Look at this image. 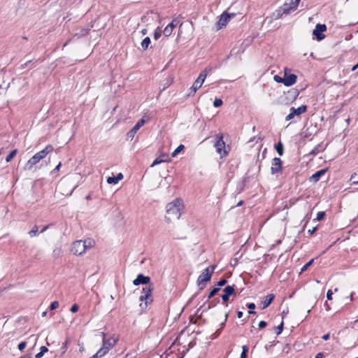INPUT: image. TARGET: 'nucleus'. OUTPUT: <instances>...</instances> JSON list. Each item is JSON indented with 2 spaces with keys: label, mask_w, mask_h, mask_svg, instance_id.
Segmentation results:
<instances>
[{
  "label": "nucleus",
  "mask_w": 358,
  "mask_h": 358,
  "mask_svg": "<svg viewBox=\"0 0 358 358\" xmlns=\"http://www.w3.org/2000/svg\"><path fill=\"white\" fill-rule=\"evenodd\" d=\"M165 219L167 222H171L180 218L183 203L180 199H176L166 205Z\"/></svg>",
  "instance_id": "f257e3e1"
},
{
  "label": "nucleus",
  "mask_w": 358,
  "mask_h": 358,
  "mask_svg": "<svg viewBox=\"0 0 358 358\" xmlns=\"http://www.w3.org/2000/svg\"><path fill=\"white\" fill-rule=\"evenodd\" d=\"M301 0H289V2H285L273 13V16L277 18H281L282 15H287L296 11Z\"/></svg>",
  "instance_id": "f03ea898"
},
{
  "label": "nucleus",
  "mask_w": 358,
  "mask_h": 358,
  "mask_svg": "<svg viewBox=\"0 0 358 358\" xmlns=\"http://www.w3.org/2000/svg\"><path fill=\"white\" fill-rule=\"evenodd\" d=\"M93 244L94 241L90 239L76 241L71 245V252L75 255H82L87 248H92Z\"/></svg>",
  "instance_id": "7ed1b4c3"
},
{
  "label": "nucleus",
  "mask_w": 358,
  "mask_h": 358,
  "mask_svg": "<svg viewBox=\"0 0 358 358\" xmlns=\"http://www.w3.org/2000/svg\"><path fill=\"white\" fill-rule=\"evenodd\" d=\"M117 341L115 338H110L108 339L103 338L102 347L97 352L92 356V358H100L106 355L108 351L115 345Z\"/></svg>",
  "instance_id": "20e7f679"
},
{
  "label": "nucleus",
  "mask_w": 358,
  "mask_h": 358,
  "mask_svg": "<svg viewBox=\"0 0 358 358\" xmlns=\"http://www.w3.org/2000/svg\"><path fill=\"white\" fill-rule=\"evenodd\" d=\"M210 69H208L206 68L201 72L199 77L194 82L192 86L189 89L188 96L194 95L197 90L201 87Z\"/></svg>",
  "instance_id": "39448f33"
},
{
  "label": "nucleus",
  "mask_w": 358,
  "mask_h": 358,
  "mask_svg": "<svg viewBox=\"0 0 358 358\" xmlns=\"http://www.w3.org/2000/svg\"><path fill=\"white\" fill-rule=\"evenodd\" d=\"M215 266L208 267L202 272L197 279V284L200 287V289L205 287V283L210 281L214 271Z\"/></svg>",
  "instance_id": "423d86ee"
},
{
  "label": "nucleus",
  "mask_w": 358,
  "mask_h": 358,
  "mask_svg": "<svg viewBox=\"0 0 358 358\" xmlns=\"http://www.w3.org/2000/svg\"><path fill=\"white\" fill-rule=\"evenodd\" d=\"M153 290L152 285L150 284L148 286L144 287L142 294L139 297L140 301H145V307L152 302V292Z\"/></svg>",
  "instance_id": "0eeeda50"
},
{
  "label": "nucleus",
  "mask_w": 358,
  "mask_h": 358,
  "mask_svg": "<svg viewBox=\"0 0 358 358\" xmlns=\"http://www.w3.org/2000/svg\"><path fill=\"white\" fill-rule=\"evenodd\" d=\"M306 109L307 107L305 105H302L297 108L292 107L289 110V113L286 116L285 120L287 121L291 120L294 117L295 115H300L301 114L305 113Z\"/></svg>",
  "instance_id": "6e6552de"
},
{
  "label": "nucleus",
  "mask_w": 358,
  "mask_h": 358,
  "mask_svg": "<svg viewBox=\"0 0 358 358\" xmlns=\"http://www.w3.org/2000/svg\"><path fill=\"white\" fill-rule=\"evenodd\" d=\"M215 147L216 148L217 152L220 154L221 157L225 156L227 155V152L225 150V143L223 141V137L222 136L219 137L218 140L215 144Z\"/></svg>",
  "instance_id": "1a4fd4ad"
},
{
  "label": "nucleus",
  "mask_w": 358,
  "mask_h": 358,
  "mask_svg": "<svg viewBox=\"0 0 358 358\" xmlns=\"http://www.w3.org/2000/svg\"><path fill=\"white\" fill-rule=\"evenodd\" d=\"M145 120H144V117L139 120L137 123L134 126V127L127 133V136L128 138H130L132 140L134 137L135 136L137 131L143 126L145 124Z\"/></svg>",
  "instance_id": "9d476101"
},
{
  "label": "nucleus",
  "mask_w": 358,
  "mask_h": 358,
  "mask_svg": "<svg viewBox=\"0 0 358 358\" xmlns=\"http://www.w3.org/2000/svg\"><path fill=\"white\" fill-rule=\"evenodd\" d=\"M327 29L325 24H317L313 30V35H315L318 41H321L324 38V35L322 34Z\"/></svg>",
  "instance_id": "9b49d317"
},
{
  "label": "nucleus",
  "mask_w": 358,
  "mask_h": 358,
  "mask_svg": "<svg viewBox=\"0 0 358 358\" xmlns=\"http://www.w3.org/2000/svg\"><path fill=\"white\" fill-rule=\"evenodd\" d=\"M42 158L41 157L38 152L36 153L32 157H31L25 164L24 169L25 170H31L32 167L38 164Z\"/></svg>",
  "instance_id": "f8f14e48"
},
{
  "label": "nucleus",
  "mask_w": 358,
  "mask_h": 358,
  "mask_svg": "<svg viewBox=\"0 0 358 358\" xmlns=\"http://www.w3.org/2000/svg\"><path fill=\"white\" fill-rule=\"evenodd\" d=\"M271 171L272 174L278 173L282 171V161L280 158L275 157L273 159Z\"/></svg>",
  "instance_id": "ddd939ff"
},
{
  "label": "nucleus",
  "mask_w": 358,
  "mask_h": 358,
  "mask_svg": "<svg viewBox=\"0 0 358 358\" xmlns=\"http://www.w3.org/2000/svg\"><path fill=\"white\" fill-rule=\"evenodd\" d=\"M150 278L148 276H145L143 274H138L136 279L133 280L134 285H138L140 284L147 285L150 282Z\"/></svg>",
  "instance_id": "4468645a"
},
{
  "label": "nucleus",
  "mask_w": 358,
  "mask_h": 358,
  "mask_svg": "<svg viewBox=\"0 0 358 358\" xmlns=\"http://www.w3.org/2000/svg\"><path fill=\"white\" fill-rule=\"evenodd\" d=\"M234 292V286H227L224 289V294L222 295V300L224 303H226L229 300V296H231Z\"/></svg>",
  "instance_id": "2eb2a0df"
},
{
  "label": "nucleus",
  "mask_w": 358,
  "mask_h": 358,
  "mask_svg": "<svg viewBox=\"0 0 358 358\" xmlns=\"http://www.w3.org/2000/svg\"><path fill=\"white\" fill-rule=\"evenodd\" d=\"M231 16L228 15L227 13H224L221 15L220 20L217 22V28L218 29H222L225 27L226 24L229 22Z\"/></svg>",
  "instance_id": "dca6fc26"
},
{
  "label": "nucleus",
  "mask_w": 358,
  "mask_h": 358,
  "mask_svg": "<svg viewBox=\"0 0 358 358\" xmlns=\"http://www.w3.org/2000/svg\"><path fill=\"white\" fill-rule=\"evenodd\" d=\"M296 81V76L294 74H289V76H285L282 79V83L285 86H291L294 85Z\"/></svg>",
  "instance_id": "f3484780"
},
{
  "label": "nucleus",
  "mask_w": 358,
  "mask_h": 358,
  "mask_svg": "<svg viewBox=\"0 0 358 358\" xmlns=\"http://www.w3.org/2000/svg\"><path fill=\"white\" fill-rule=\"evenodd\" d=\"M54 148L52 145H48L43 150L38 152L42 159H43L46 155L53 151Z\"/></svg>",
  "instance_id": "a211bd4d"
},
{
  "label": "nucleus",
  "mask_w": 358,
  "mask_h": 358,
  "mask_svg": "<svg viewBox=\"0 0 358 358\" xmlns=\"http://www.w3.org/2000/svg\"><path fill=\"white\" fill-rule=\"evenodd\" d=\"M325 172L326 169H322L317 171L316 173L312 175V176L310 177V180L314 182L318 181L320 179V178L325 173Z\"/></svg>",
  "instance_id": "6ab92c4d"
},
{
  "label": "nucleus",
  "mask_w": 358,
  "mask_h": 358,
  "mask_svg": "<svg viewBox=\"0 0 358 358\" xmlns=\"http://www.w3.org/2000/svg\"><path fill=\"white\" fill-rule=\"evenodd\" d=\"M274 297V295L272 294L266 296L265 299L262 302V309L267 308L271 303Z\"/></svg>",
  "instance_id": "aec40b11"
},
{
  "label": "nucleus",
  "mask_w": 358,
  "mask_h": 358,
  "mask_svg": "<svg viewBox=\"0 0 358 358\" xmlns=\"http://www.w3.org/2000/svg\"><path fill=\"white\" fill-rule=\"evenodd\" d=\"M90 29V27H87V28H83L80 30V32H77L74 34V37H77V38H79V37H81V36H83L87 34V33L88 32V31Z\"/></svg>",
  "instance_id": "412c9836"
},
{
  "label": "nucleus",
  "mask_w": 358,
  "mask_h": 358,
  "mask_svg": "<svg viewBox=\"0 0 358 358\" xmlns=\"http://www.w3.org/2000/svg\"><path fill=\"white\" fill-rule=\"evenodd\" d=\"M150 43V38L149 37H145L143 41L141 42V47L143 50H146Z\"/></svg>",
  "instance_id": "4be33fe9"
},
{
  "label": "nucleus",
  "mask_w": 358,
  "mask_h": 358,
  "mask_svg": "<svg viewBox=\"0 0 358 358\" xmlns=\"http://www.w3.org/2000/svg\"><path fill=\"white\" fill-rule=\"evenodd\" d=\"M173 29V28L168 24L163 31L164 35L166 37L169 36L171 34Z\"/></svg>",
  "instance_id": "5701e85b"
},
{
  "label": "nucleus",
  "mask_w": 358,
  "mask_h": 358,
  "mask_svg": "<svg viewBox=\"0 0 358 358\" xmlns=\"http://www.w3.org/2000/svg\"><path fill=\"white\" fill-rule=\"evenodd\" d=\"M275 150L280 156H282L283 155V145L281 142H279L275 145Z\"/></svg>",
  "instance_id": "b1692460"
},
{
  "label": "nucleus",
  "mask_w": 358,
  "mask_h": 358,
  "mask_svg": "<svg viewBox=\"0 0 358 358\" xmlns=\"http://www.w3.org/2000/svg\"><path fill=\"white\" fill-rule=\"evenodd\" d=\"M17 152V149H15L13 151H11L10 153L6 158V162H10L13 159V157L16 155Z\"/></svg>",
  "instance_id": "393cba45"
},
{
  "label": "nucleus",
  "mask_w": 358,
  "mask_h": 358,
  "mask_svg": "<svg viewBox=\"0 0 358 358\" xmlns=\"http://www.w3.org/2000/svg\"><path fill=\"white\" fill-rule=\"evenodd\" d=\"M185 148V146L183 145H180L171 154V156L173 157H175L179 152H180L183 149Z\"/></svg>",
  "instance_id": "a878e982"
},
{
  "label": "nucleus",
  "mask_w": 358,
  "mask_h": 358,
  "mask_svg": "<svg viewBox=\"0 0 358 358\" xmlns=\"http://www.w3.org/2000/svg\"><path fill=\"white\" fill-rule=\"evenodd\" d=\"M248 352V347L247 345L242 346V352L240 358H247V354Z\"/></svg>",
  "instance_id": "bb28decb"
},
{
  "label": "nucleus",
  "mask_w": 358,
  "mask_h": 358,
  "mask_svg": "<svg viewBox=\"0 0 358 358\" xmlns=\"http://www.w3.org/2000/svg\"><path fill=\"white\" fill-rule=\"evenodd\" d=\"M107 182L108 184H117L118 182V180L115 178V176H110L107 178Z\"/></svg>",
  "instance_id": "cd10ccee"
},
{
  "label": "nucleus",
  "mask_w": 358,
  "mask_h": 358,
  "mask_svg": "<svg viewBox=\"0 0 358 358\" xmlns=\"http://www.w3.org/2000/svg\"><path fill=\"white\" fill-rule=\"evenodd\" d=\"M37 231H38V227L36 225H35L29 231V235L31 236V237H33V236H35L37 234Z\"/></svg>",
  "instance_id": "c85d7f7f"
},
{
  "label": "nucleus",
  "mask_w": 358,
  "mask_h": 358,
  "mask_svg": "<svg viewBox=\"0 0 358 358\" xmlns=\"http://www.w3.org/2000/svg\"><path fill=\"white\" fill-rule=\"evenodd\" d=\"M314 262V259H310L309 262H308L302 268H301V272L305 271L309 266H310Z\"/></svg>",
  "instance_id": "c756f323"
},
{
  "label": "nucleus",
  "mask_w": 358,
  "mask_h": 358,
  "mask_svg": "<svg viewBox=\"0 0 358 358\" xmlns=\"http://www.w3.org/2000/svg\"><path fill=\"white\" fill-rule=\"evenodd\" d=\"M220 290V287H215L213 288L211 292L209 293L208 296V299H210L211 297H213L214 295H215L217 292Z\"/></svg>",
  "instance_id": "7c9ffc66"
},
{
  "label": "nucleus",
  "mask_w": 358,
  "mask_h": 358,
  "mask_svg": "<svg viewBox=\"0 0 358 358\" xmlns=\"http://www.w3.org/2000/svg\"><path fill=\"white\" fill-rule=\"evenodd\" d=\"M179 22L180 20L178 18H175L171 21V23L169 24V25L174 29L179 24Z\"/></svg>",
  "instance_id": "2f4dec72"
},
{
  "label": "nucleus",
  "mask_w": 358,
  "mask_h": 358,
  "mask_svg": "<svg viewBox=\"0 0 358 358\" xmlns=\"http://www.w3.org/2000/svg\"><path fill=\"white\" fill-rule=\"evenodd\" d=\"M222 105V101L220 99H215L213 102V106L215 108L220 107Z\"/></svg>",
  "instance_id": "473e14b6"
},
{
  "label": "nucleus",
  "mask_w": 358,
  "mask_h": 358,
  "mask_svg": "<svg viewBox=\"0 0 358 358\" xmlns=\"http://www.w3.org/2000/svg\"><path fill=\"white\" fill-rule=\"evenodd\" d=\"M283 321L281 322V323L276 327V330H277V335H280L282 330H283Z\"/></svg>",
  "instance_id": "72a5a7b5"
},
{
  "label": "nucleus",
  "mask_w": 358,
  "mask_h": 358,
  "mask_svg": "<svg viewBox=\"0 0 358 358\" xmlns=\"http://www.w3.org/2000/svg\"><path fill=\"white\" fill-rule=\"evenodd\" d=\"M59 302L57 301H55L52 303H51L50 308L51 310H55V309H57L59 307Z\"/></svg>",
  "instance_id": "f704fd0d"
},
{
  "label": "nucleus",
  "mask_w": 358,
  "mask_h": 358,
  "mask_svg": "<svg viewBox=\"0 0 358 358\" xmlns=\"http://www.w3.org/2000/svg\"><path fill=\"white\" fill-rule=\"evenodd\" d=\"M324 215H325V213L324 212H323V211L318 212L317 214L316 220H322L324 217Z\"/></svg>",
  "instance_id": "c9c22d12"
},
{
  "label": "nucleus",
  "mask_w": 358,
  "mask_h": 358,
  "mask_svg": "<svg viewBox=\"0 0 358 358\" xmlns=\"http://www.w3.org/2000/svg\"><path fill=\"white\" fill-rule=\"evenodd\" d=\"M350 180L352 182V183L357 184L358 183V175L356 173L352 175L351 176Z\"/></svg>",
  "instance_id": "e433bc0d"
},
{
  "label": "nucleus",
  "mask_w": 358,
  "mask_h": 358,
  "mask_svg": "<svg viewBox=\"0 0 358 358\" xmlns=\"http://www.w3.org/2000/svg\"><path fill=\"white\" fill-rule=\"evenodd\" d=\"M166 160L160 159L159 158H157L151 164V166H154L155 165H157L159 164H161L162 162H166Z\"/></svg>",
  "instance_id": "4c0bfd02"
},
{
  "label": "nucleus",
  "mask_w": 358,
  "mask_h": 358,
  "mask_svg": "<svg viewBox=\"0 0 358 358\" xmlns=\"http://www.w3.org/2000/svg\"><path fill=\"white\" fill-rule=\"evenodd\" d=\"M27 346V343L23 341L18 344V349L20 350H23Z\"/></svg>",
  "instance_id": "58836bf2"
},
{
  "label": "nucleus",
  "mask_w": 358,
  "mask_h": 358,
  "mask_svg": "<svg viewBox=\"0 0 358 358\" xmlns=\"http://www.w3.org/2000/svg\"><path fill=\"white\" fill-rule=\"evenodd\" d=\"M79 309V306L77 305V304H73L71 307V312L72 313H76Z\"/></svg>",
  "instance_id": "ea45409f"
},
{
  "label": "nucleus",
  "mask_w": 358,
  "mask_h": 358,
  "mask_svg": "<svg viewBox=\"0 0 358 358\" xmlns=\"http://www.w3.org/2000/svg\"><path fill=\"white\" fill-rule=\"evenodd\" d=\"M161 36V31L159 28H157L155 32L154 38L157 40Z\"/></svg>",
  "instance_id": "a19ab883"
},
{
  "label": "nucleus",
  "mask_w": 358,
  "mask_h": 358,
  "mask_svg": "<svg viewBox=\"0 0 358 358\" xmlns=\"http://www.w3.org/2000/svg\"><path fill=\"white\" fill-rule=\"evenodd\" d=\"M266 325H267V323L265 321H260L258 326H259V329H263V328L266 327Z\"/></svg>",
  "instance_id": "79ce46f5"
},
{
  "label": "nucleus",
  "mask_w": 358,
  "mask_h": 358,
  "mask_svg": "<svg viewBox=\"0 0 358 358\" xmlns=\"http://www.w3.org/2000/svg\"><path fill=\"white\" fill-rule=\"evenodd\" d=\"M332 294H333L332 291L331 289L328 290V292L327 293V298L328 300L332 299Z\"/></svg>",
  "instance_id": "37998d69"
},
{
  "label": "nucleus",
  "mask_w": 358,
  "mask_h": 358,
  "mask_svg": "<svg viewBox=\"0 0 358 358\" xmlns=\"http://www.w3.org/2000/svg\"><path fill=\"white\" fill-rule=\"evenodd\" d=\"M227 280L222 279L218 282L217 285L220 287L223 286L227 283Z\"/></svg>",
  "instance_id": "c03bdc74"
},
{
  "label": "nucleus",
  "mask_w": 358,
  "mask_h": 358,
  "mask_svg": "<svg viewBox=\"0 0 358 358\" xmlns=\"http://www.w3.org/2000/svg\"><path fill=\"white\" fill-rule=\"evenodd\" d=\"M283 78L280 77L279 76H275L274 80L278 83H282Z\"/></svg>",
  "instance_id": "a18cd8bd"
},
{
  "label": "nucleus",
  "mask_w": 358,
  "mask_h": 358,
  "mask_svg": "<svg viewBox=\"0 0 358 358\" xmlns=\"http://www.w3.org/2000/svg\"><path fill=\"white\" fill-rule=\"evenodd\" d=\"M48 351V349L45 346H42L40 348V352H43V355H44V353L47 352Z\"/></svg>",
  "instance_id": "49530a36"
},
{
  "label": "nucleus",
  "mask_w": 358,
  "mask_h": 358,
  "mask_svg": "<svg viewBox=\"0 0 358 358\" xmlns=\"http://www.w3.org/2000/svg\"><path fill=\"white\" fill-rule=\"evenodd\" d=\"M247 306L249 309L253 310L255 308V304L253 303H250L247 304Z\"/></svg>",
  "instance_id": "de8ad7c7"
},
{
  "label": "nucleus",
  "mask_w": 358,
  "mask_h": 358,
  "mask_svg": "<svg viewBox=\"0 0 358 358\" xmlns=\"http://www.w3.org/2000/svg\"><path fill=\"white\" fill-rule=\"evenodd\" d=\"M115 178H117V180H118V182H119L120 180H121L123 178V175H122V173H119L115 176Z\"/></svg>",
  "instance_id": "09e8293b"
},
{
  "label": "nucleus",
  "mask_w": 358,
  "mask_h": 358,
  "mask_svg": "<svg viewBox=\"0 0 358 358\" xmlns=\"http://www.w3.org/2000/svg\"><path fill=\"white\" fill-rule=\"evenodd\" d=\"M310 155H315L317 154V148H315L310 152Z\"/></svg>",
  "instance_id": "8fccbe9b"
},
{
  "label": "nucleus",
  "mask_w": 358,
  "mask_h": 358,
  "mask_svg": "<svg viewBox=\"0 0 358 358\" xmlns=\"http://www.w3.org/2000/svg\"><path fill=\"white\" fill-rule=\"evenodd\" d=\"M329 334H324L323 336H322V338L324 340V341H327L329 338Z\"/></svg>",
  "instance_id": "3c124183"
},
{
  "label": "nucleus",
  "mask_w": 358,
  "mask_h": 358,
  "mask_svg": "<svg viewBox=\"0 0 358 358\" xmlns=\"http://www.w3.org/2000/svg\"><path fill=\"white\" fill-rule=\"evenodd\" d=\"M43 356V352H39L38 353H37V354L36 355L35 357H36V358H41V357H42Z\"/></svg>",
  "instance_id": "603ef678"
},
{
  "label": "nucleus",
  "mask_w": 358,
  "mask_h": 358,
  "mask_svg": "<svg viewBox=\"0 0 358 358\" xmlns=\"http://www.w3.org/2000/svg\"><path fill=\"white\" fill-rule=\"evenodd\" d=\"M315 358H323V354L320 352V353L317 354V355L315 356Z\"/></svg>",
  "instance_id": "864d4df0"
},
{
  "label": "nucleus",
  "mask_w": 358,
  "mask_h": 358,
  "mask_svg": "<svg viewBox=\"0 0 358 358\" xmlns=\"http://www.w3.org/2000/svg\"><path fill=\"white\" fill-rule=\"evenodd\" d=\"M61 166H62V164H61V162H59V163L58 164V165L55 167V169H54V171H59V169H60V167H61Z\"/></svg>",
  "instance_id": "5fc2aeb1"
},
{
  "label": "nucleus",
  "mask_w": 358,
  "mask_h": 358,
  "mask_svg": "<svg viewBox=\"0 0 358 358\" xmlns=\"http://www.w3.org/2000/svg\"><path fill=\"white\" fill-rule=\"evenodd\" d=\"M237 316H238V318L242 317V316H243V312H242V311H238V312L237 313Z\"/></svg>",
  "instance_id": "6e6d98bb"
},
{
  "label": "nucleus",
  "mask_w": 358,
  "mask_h": 358,
  "mask_svg": "<svg viewBox=\"0 0 358 358\" xmlns=\"http://www.w3.org/2000/svg\"><path fill=\"white\" fill-rule=\"evenodd\" d=\"M227 317H228V315H227V314H226V315H225L224 322H223L221 324L222 327H223V326L224 325L225 322H226V320H227Z\"/></svg>",
  "instance_id": "4d7b16f0"
},
{
  "label": "nucleus",
  "mask_w": 358,
  "mask_h": 358,
  "mask_svg": "<svg viewBox=\"0 0 358 358\" xmlns=\"http://www.w3.org/2000/svg\"><path fill=\"white\" fill-rule=\"evenodd\" d=\"M20 358H31V357L29 355H24L22 356Z\"/></svg>",
  "instance_id": "13d9d810"
},
{
  "label": "nucleus",
  "mask_w": 358,
  "mask_h": 358,
  "mask_svg": "<svg viewBox=\"0 0 358 358\" xmlns=\"http://www.w3.org/2000/svg\"><path fill=\"white\" fill-rule=\"evenodd\" d=\"M358 68V63L352 68V71H355Z\"/></svg>",
  "instance_id": "bf43d9fd"
},
{
  "label": "nucleus",
  "mask_w": 358,
  "mask_h": 358,
  "mask_svg": "<svg viewBox=\"0 0 358 358\" xmlns=\"http://www.w3.org/2000/svg\"><path fill=\"white\" fill-rule=\"evenodd\" d=\"M48 226H45L43 228V229L41 230V233H43L47 229H48Z\"/></svg>",
  "instance_id": "052dcab7"
},
{
  "label": "nucleus",
  "mask_w": 358,
  "mask_h": 358,
  "mask_svg": "<svg viewBox=\"0 0 358 358\" xmlns=\"http://www.w3.org/2000/svg\"><path fill=\"white\" fill-rule=\"evenodd\" d=\"M315 230H316V227H314L313 229H311V230H308V231H309L310 234H313Z\"/></svg>",
  "instance_id": "680f3d73"
},
{
  "label": "nucleus",
  "mask_w": 358,
  "mask_h": 358,
  "mask_svg": "<svg viewBox=\"0 0 358 358\" xmlns=\"http://www.w3.org/2000/svg\"><path fill=\"white\" fill-rule=\"evenodd\" d=\"M248 313L249 314H255V311L252 310H250L248 311Z\"/></svg>",
  "instance_id": "e2e57ef3"
},
{
  "label": "nucleus",
  "mask_w": 358,
  "mask_h": 358,
  "mask_svg": "<svg viewBox=\"0 0 358 358\" xmlns=\"http://www.w3.org/2000/svg\"><path fill=\"white\" fill-rule=\"evenodd\" d=\"M46 315H47V312L46 311H44V312L42 313V317H45V316H46Z\"/></svg>",
  "instance_id": "0e129e2a"
},
{
  "label": "nucleus",
  "mask_w": 358,
  "mask_h": 358,
  "mask_svg": "<svg viewBox=\"0 0 358 358\" xmlns=\"http://www.w3.org/2000/svg\"><path fill=\"white\" fill-rule=\"evenodd\" d=\"M146 33H147V30L146 29H144L142 30V34H145Z\"/></svg>",
  "instance_id": "69168bd1"
},
{
  "label": "nucleus",
  "mask_w": 358,
  "mask_h": 358,
  "mask_svg": "<svg viewBox=\"0 0 358 358\" xmlns=\"http://www.w3.org/2000/svg\"><path fill=\"white\" fill-rule=\"evenodd\" d=\"M110 299H114L113 296L112 295H110Z\"/></svg>",
  "instance_id": "338daca9"
},
{
  "label": "nucleus",
  "mask_w": 358,
  "mask_h": 358,
  "mask_svg": "<svg viewBox=\"0 0 358 358\" xmlns=\"http://www.w3.org/2000/svg\"><path fill=\"white\" fill-rule=\"evenodd\" d=\"M356 358H358V357H356Z\"/></svg>",
  "instance_id": "774afa93"
}]
</instances>
